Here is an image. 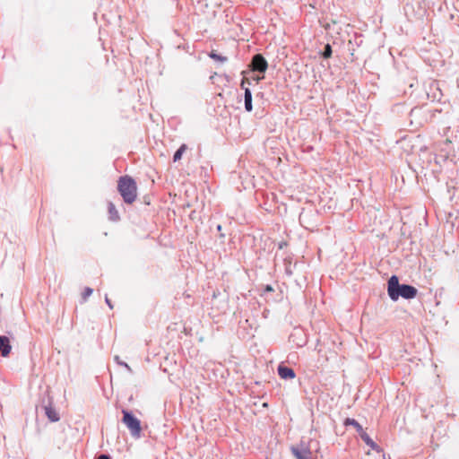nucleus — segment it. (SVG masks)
<instances>
[{"mask_svg":"<svg viewBox=\"0 0 459 459\" xmlns=\"http://www.w3.org/2000/svg\"><path fill=\"white\" fill-rule=\"evenodd\" d=\"M98 459H110V457L108 455H100Z\"/></svg>","mask_w":459,"mask_h":459,"instance_id":"19","label":"nucleus"},{"mask_svg":"<svg viewBox=\"0 0 459 459\" xmlns=\"http://www.w3.org/2000/svg\"><path fill=\"white\" fill-rule=\"evenodd\" d=\"M251 67L253 71L264 73L267 70L268 64L261 54H256L252 58Z\"/></svg>","mask_w":459,"mask_h":459,"instance_id":"5","label":"nucleus"},{"mask_svg":"<svg viewBox=\"0 0 459 459\" xmlns=\"http://www.w3.org/2000/svg\"><path fill=\"white\" fill-rule=\"evenodd\" d=\"M106 303L108 304V306L112 309L114 307H113V304L111 303L110 299L106 297Z\"/></svg>","mask_w":459,"mask_h":459,"instance_id":"18","label":"nucleus"},{"mask_svg":"<svg viewBox=\"0 0 459 459\" xmlns=\"http://www.w3.org/2000/svg\"><path fill=\"white\" fill-rule=\"evenodd\" d=\"M446 143H451V140L446 139Z\"/></svg>","mask_w":459,"mask_h":459,"instance_id":"21","label":"nucleus"},{"mask_svg":"<svg viewBox=\"0 0 459 459\" xmlns=\"http://www.w3.org/2000/svg\"><path fill=\"white\" fill-rule=\"evenodd\" d=\"M290 452L295 459H314V455L309 446L303 442L290 446Z\"/></svg>","mask_w":459,"mask_h":459,"instance_id":"4","label":"nucleus"},{"mask_svg":"<svg viewBox=\"0 0 459 459\" xmlns=\"http://www.w3.org/2000/svg\"><path fill=\"white\" fill-rule=\"evenodd\" d=\"M246 82H248V80L247 79H243L242 82H241V87H244L245 83Z\"/></svg>","mask_w":459,"mask_h":459,"instance_id":"20","label":"nucleus"},{"mask_svg":"<svg viewBox=\"0 0 459 459\" xmlns=\"http://www.w3.org/2000/svg\"><path fill=\"white\" fill-rule=\"evenodd\" d=\"M108 210H109V212L111 214H113V213L117 214V211H116V208H115L114 204H110L109 206H108Z\"/></svg>","mask_w":459,"mask_h":459,"instance_id":"17","label":"nucleus"},{"mask_svg":"<svg viewBox=\"0 0 459 459\" xmlns=\"http://www.w3.org/2000/svg\"><path fill=\"white\" fill-rule=\"evenodd\" d=\"M91 293H92V290L91 288H86L84 290V293H83V297L87 298L90 295H91Z\"/></svg>","mask_w":459,"mask_h":459,"instance_id":"15","label":"nucleus"},{"mask_svg":"<svg viewBox=\"0 0 459 459\" xmlns=\"http://www.w3.org/2000/svg\"><path fill=\"white\" fill-rule=\"evenodd\" d=\"M45 412L47 417L49 419V420L55 422L59 420L58 413L56 411V410L52 406H46L45 407Z\"/></svg>","mask_w":459,"mask_h":459,"instance_id":"8","label":"nucleus"},{"mask_svg":"<svg viewBox=\"0 0 459 459\" xmlns=\"http://www.w3.org/2000/svg\"><path fill=\"white\" fill-rule=\"evenodd\" d=\"M123 423L129 429L134 437H140L142 428L140 420L126 410L122 411Z\"/></svg>","mask_w":459,"mask_h":459,"instance_id":"3","label":"nucleus"},{"mask_svg":"<svg viewBox=\"0 0 459 459\" xmlns=\"http://www.w3.org/2000/svg\"><path fill=\"white\" fill-rule=\"evenodd\" d=\"M12 347L10 340L6 336H0V352L3 357H7L11 352Z\"/></svg>","mask_w":459,"mask_h":459,"instance_id":"7","label":"nucleus"},{"mask_svg":"<svg viewBox=\"0 0 459 459\" xmlns=\"http://www.w3.org/2000/svg\"><path fill=\"white\" fill-rule=\"evenodd\" d=\"M359 436L367 445L370 446L373 448L376 447V444L365 431L360 433Z\"/></svg>","mask_w":459,"mask_h":459,"instance_id":"13","label":"nucleus"},{"mask_svg":"<svg viewBox=\"0 0 459 459\" xmlns=\"http://www.w3.org/2000/svg\"><path fill=\"white\" fill-rule=\"evenodd\" d=\"M344 424L346 426L348 425H351L353 426L356 430L358 431L359 434L362 433L364 431L362 426L357 421L355 420L354 419H350V418H347L344 421Z\"/></svg>","mask_w":459,"mask_h":459,"instance_id":"10","label":"nucleus"},{"mask_svg":"<svg viewBox=\"0 0 459 459\" xmlns=\"http://www.w3.org/2000/svg\"><path fill=\"white\" fill-rule=\"evenodd\" d=\"M245 108L247 111L252 110V93L248 88L245 89Z\"/></svg>","mask_w":459,"mask_h":459,"instance_id":"9","label":"nucleus"},{"mask_svg":"<svg viewBox=\"0 0 459 459\" xmlns=\"http://www.w3.org/2000/svg\"><path fill=\"white\" fill-rule=\"evenodd\" d=\"M388 295L392 300H397L399 297L410 299H413L417 295V289L411 285L399 284L398 277L394 275L388 281Z\"/></svg>","mask_w":459,"mask_h":459,"instance_id":"1","label":"nucleus"},{"mask_svg":"<svg viewBox=\"0 0 459 459\" xmlns=\"http://www.w3.org/2000/svg\"><path fill=\"white\" fill-rule=\"evenodd\" d=\"M117 190L126 204H131L137 198L136 182L129 176H124L118 179Z\"/></svg>","mask_w":459,"mask_h":459,"instance_id":"2","label":"nucleus"},{"mask_svg":"<svg viewBox=\"0 0 459 459\" xmlns=\"http://www.w3.org/2000/svg\"><path fill=\"white\" fill-rule=\"evenodd\" d=\"M278 374L282 379H293L296 377V374L292 368L282 365L278 367Z\"/></svg>","mask_w":459,"mask_h":459,"instance_id":"6","label":"nucleus"},{"mask_svg":"<svg viewBox=\"0 0 459 459\" xmlns=\"http://www.w3.org/2000/svg\"><path fill=\"white\" fill-rule=\"evenodd\" d=\"M209 56L213 59L214 61L216 62H220V63H225L229 60L228 56H222V55H220L218 54L215 50H212L210 54H209Z\"/></svg>","mask_w":459,"mask_h":459,"instance_id":"11","label":"nucleus"},{"mask_svg":"<svg viewBox=\"0 0 459 459\" xmlns=\"http://www.w3.org/2000/svg\"><path fill=\"white\" fill-rule=\"evenodd\" d=\"M187 150V145L183 143L173 156V161L178 162L181 160L183 153Z\"/></svg>","mask_w":459,"mask_h":459,"instance_id":"12","label":"nucleus"},{"mask_svg":"<svg viewBox=\"0 0 459 459\" xmlns=\"http://www.w3.org/2000/svg\"><path fill=\"white\" fill-rule=\"evenodd\" d=\"M331 56H332V48L329 44H327L323 52V56L325 58H329V57H331Z\"/></svg>","mask_w":459,"mask_h":459,"instance_id":"14","label":"nucleus"},{"mask_svg":"<svg viewBox=\"0 0 459 459\" xmlns=\"http://www.w3.org/2000/svg\"><path fill=\"white\" fill-rule=\"evenodd\" d=\"M115 359L117 361L118 364L125 366L128 370H131L130 367L126 363L120 361L117 356L115 358Z\"/></svg>","mask_w":459,"mask_h":459,"instance_id":"16","label":"nucleus"}]
</instances>
